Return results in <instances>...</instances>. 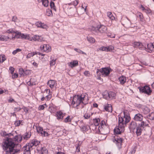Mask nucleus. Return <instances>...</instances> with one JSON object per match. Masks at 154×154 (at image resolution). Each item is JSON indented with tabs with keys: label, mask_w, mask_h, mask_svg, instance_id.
I'll return each mask as SVG.
<instances>
[{
	"label": "nucleus",
	"mask_w": 154,
	"mask_h": 154,
	"mask_svg": "<svg viewBox=\"0 0 154 154\" xmlns=\"http://www.w3.org/2000/svg\"><path fill=\"white\" fill-rule=\"evenodd\" d=\"M18 139L16 138L6 137L2 145L5 154H15L20 151V145L15 143Z\"/></svg>",
	"instance_id": "nucleus-1"
},
{
	"label": "nucleus",
	"mask_w": 154,
	"mask_h": 154,
	"mask_svg": "<svg viewBox=\"0 0 154 154\" xmlns=\"http://www.w3.org/2000/svg\"><path fill=\"white\" fill-rule=\"evenodd\" d=\"M8 33L15 34L14 37L12 36V38H24L26 39H28L30 41L33 40L34 41H38L41 42L43 41V38L41 36L36 35L33 37H30L29 35H25L24 34H22L20 32H17V31L15 32L12 29H9L7 31Z\"/></svg>",
	"instance_id": "nucleus-2"
},
{
	"label": "nucleus",
	"mask_w": 154,
	"mask_h": 154,
	"mask_svg": "<svg viewBox=\"0 0 154 154\" xmlns=\"http://www.w3.org/2000/svg\"><path fill=\"white\" fill-rule=\"evenodd\" d=\"M138 88L141 93H144L149 95L151 94L152 92L150 88L147 85L141 87H139Z\"/></svg>",
	"instance_id": "nucleus-3"
},
{
	"label": "nucleus",
	"mask_w": 154,
	"mask_h": 154,
	"mask_svg": "<svg viewBox=\"0 0 154 154\" xmlns=\"http://www.w3.org/2000/svg\"><path fill=\"white\" fill-rule=\"evenodd\" d=\"M81 103V99L79 98V95H75L73 97L72 104L75 107H77Z\"/></svg>",
	"instance_id": "nucleus-4"
},
{
	"label": "nucleus",
	"mask_w": 154,
	"mask_h": 154,
	"mask_svg": "<svg viewBox=\"0 0 154 154\" xmlns=\"http://www.w3.org/2000/svg\"><path fill=\"white\" fill-rule=\"evenodd\" d=\"M107 18L106 17V22L108 21L109 23L106 25V26H110L112 23V20H115V17L112 14V12H107Z\"/></svg>",
	"instance_id": "nucleus-5"
},
{
	"label": "nucleus",
	"mask_w": 154,
	"mask_h": 154,
	"mask_svg": "<svg viewBox=\"0 0 154 154\" xmlns=\"http://www.w3.org/2000/svg\"><path fill=\"white\" fill-rule=\"evenodd\" d=\"M113 141L116 143L118 148L120 149L121 147L122 139L119 137H117L112 139Z\"/></svg>",
	"instance_id": "nucleus-6"
},
{
	"label": "nucleus",
	"mask_w": 154,
	"mask_h": 154,
	"mask_svg": "<svg viewBox=\"0 0 154 154\" xmlns=\"http://www.w3.org/2000/svg\"><path fill=\"white\" fill-rule=\"evenodd\" d=\"M116 94L113 91H110L108 93V96L106 97V100H110L114 98L115 99Z\"/></svg>",
	"instance_id": "nucleus-7"
},
{
	"label": "nucleus",
	"mask_w": 154,
	"mask_h": 154,
	"mask_svg": "<svg viewBox=\"0 0 154 154\" xmlns=\"http://www.w3.org/2000/svg\"><path fill=\"white\" fill-rule=\"evenodd\" d=\"M97 75L102 76L104 77L106 76V67L102 68L100 69H97Z\"/></svg>",
	"instance_id": "nucleus-8"
},
{
	"label": "nucleus",
	"mask_w": 154,
	"mask_h": 154,
	"mask_svg": "<svg viewBox=\"0 0 154 154\" xmlns=\"http://www.w3.org/2000/svg\"><path fill=\"white\" fill-rule=\"evenodd\" d=\"M40 47L42 51H43L46 52H49L51 50V47L49 45H47L44 44L42 45Z\"/></svg>",
	"instance_id": "nucleus-9"
},
{
	"label": "nucleus",
	"mask_w": 154,
	"mask_h": 154,
	"mask_svg": "<svg viewBox=\"0 0 154 154\" xmlns=\"http://www.w3.org/2000/svg\"><path fill=\"white\" fill-rule=\"evenodd\" d=\"M100 28L99 30H100ZM99 29L98 26H97L96 25H94V26H91L88 28V30L91 31H93L94 32H98V30Z\"/></svg>",
	"instance_id": "nucleus-10"
},
{
	"label": "nucleus",
	"mask_w": 154,
	"mask_h": 154,
	"mask_svg": "<svg viewBox=\"0 0 154 154\" xmlns=\"http://www.w3.org/2000/svg\"><path fill=\"white\" fill-rule=\"evenodd\" d=\"M124 123L123 118L122 117H119V126L121 128L125 126Z\"/></svg>",
	"instance_id": "nucleus-11"
},
{
	"label": "nucleus",
	"mask_w": 154,
	"mask_h": 154,
	"mask_svg": "<svg viewBox=\"0 0 154 154\" xmlns=\"http://www.w3.org/2000/svg\"><path fill=\"white\" fill-rule=\"evenodd\" d=\"M154 44L152 43L148 44L147 45L146 51L149 52H150V51H154Z\"/></svg>",
	"instance_id": "nucleus-12"
},
{
	"label": "nucleus",
	"mask_w": 154,
	"mask_h": 154,
	"mask_svg": "<svg viewBox=\"0 0 154 154\" xmlns=\"http://www.w3.org/2000/svg\"><path fill=\"white\" fill-rule=\"evenodd\" d=\"M137 127V124L134 122H132L130 124L129 128L131 131H134Z\"/></svg>",
	"instance_id": "nucleus-13"
},
{
	"label": "nucleus",
	"mask_w": 154,
	"mask_h": 154,
	"mask_svg": "<svg viewBox=\"0 0 154 154\" xmlns=\"http://www.w3.org/2000/svg\"><path fill=\"white\" fill-rule=\"evenodd\" d=\"M24 153L23 154H30L31 149L27 144L23 147Z\"/></svg>",
	"instance_id": "nucleus-14"
},
{
	"label": "nucleus",
	"mask_w": 154,
	"mask_h": 154,
	"mask_svg": "<svg viewBox=\"0 0 154 154\" xmlns=\"http://www.w3.org/2000/svg\"><path fill=\"white\" fill-rule=\"evenodd\" d=\"M134 119L136 121H141L143 120V116L140 114L138 113L135 115Z\"/></svg>",
	"instance_id": "nucleus-15"
},
{
	"label": "nucleus",
	"mask_w": 154,
	"mask_h": 154,
	"mask_svg": "<svg viewBox=\"0 0 154 154\" xmlns=\"http://www.w3.org/2000/svg\"><path fill=\"white\" fill-rule=\"evenodd\" d=\"M68 64L69 66L72 68L78 66V62L77 60H74L69 63Z\"/></svg>",
	"instance_id": "nucleus-16"
},
{
	"label": "nucleus",
	"mask_w": 154,
	"mask_h": 154,
	"mask_svg": "<svg viewBox=\"0 0 154 154\" xmlns=\"http://www.w3.org/2000/svg\"><path fill=\"white\" fill-rule=\"evenodd\" d=\"M105 124H106L105 121H102L100 123L101 125L99 127V130L100 132L101 133V134H105L104 133H101V132H102L103 131V127H104Z\"/></svg>",
	"instance_id": "nucleus-17"
},
{
	"label": "nucleus",
	"mask_w": 154,
	"mask_h": 154,
	"mask_svg": "<svg viewBox=\"0 0 154 154\" xmlns=\"http://www.w3.org/2000/svg\"><path fill=\"white\" fill-rule=\"evenodd\" d=\"M56 81L54 80H50L48 82V85L51 88H54L55 84Z\"/></svg>",
	"instance_id": "nucleus-18"
},
{
	"label": "nucleus",
	"mask_w": 154,
	"mask_h": 154,
	"mask_svg": "<svg viewBox=\"0 0 154 154\" xmlns=\"http://www.w3.org/2000/svg\"><path fill=\"white\" fill-rule=\"evenodd\" d=\"M58 119H62L63 117V114L61 111L57 112L56 114Z\"/></svg>",
	"instance_id": "nucleus-19"
},
{
	"label": "nucleus",
	"mask_w": 154,
	"mask_h": 154,
	"mask_svg": "<svg viewBox=\"0 0 154 154\" xmlns=\"http://www.w3.org/2000/svg\"><path fill=\"white\" fill-rule=\"evenodd\" d=\"M119 79L121 85L124 84L126 81V78L123 76L120 77Z\"/></svg>",
	"instance_id": "nucleus-20"
},
{
	"label": "nucleus",
	"mask_w": 154,
	"mask_h": 154,
	"mask_svg": "<svg viewBox=\"0 0 154 154\" xmlns=\"http://www.w3.org/2000/svg\"><path fill=\"white\" fill-rule=\"evenodd\" d=\"M119 128H120L119 126V127L116 126V127L114 130V132L115 134H119L121 133V131H120Z\"/></svg>",
	"instance_id": "nucleus-21"
},
{
	"label": "nucleus",
	"mask_w": 154,
	"mask_h": 154,
	"mask_svg": "<svg viewBox=\"0 0 154 154\" xmlns=\"http://www.w3.org/2000/svg\"><path fill=\"white\" fill-rule=\"evenodd\" d=\"M143 130V129L137 126L136 128V133L137 136H139L141 134Z\"/></svg>",
	"instance_id": "nucleus-22"
},
{
	"label": "nucleus",
	"mask_w": 154,
	"mask_h": 154,
	"mask_svg": "<svg viewBox=\"0 0 154 154\" xmlns=\"http://www.w3.org/2000/svg\"><path fill=\"white\" fill-rule=\"evenodd\" d=\"M41 154H48V151L46 148V147H42L41 149Z\"/></svg>",
	"instance_id": "nucleus-23"
},
{
	"label": "nucleus",
	"mask_w": 154,
	"mask_h": 154,
	"mask_svg": "<svg viewBox=\"0 0 154 154\" xmlns=\"http://www.w3.org/2000/svg\"><path fill=\"white\" fill-rule=\"evenodd\" d=\"M148 125L147 124L146 122L143 121L141 122L140 124H139V125L138 126L142 129H143L144 128L147 126Z\"/></svg>",
	"instance_id": "nucleus-24"
},
{
	"label": "nucleus",
	"mask_w": 154,
	"mask_h": 154,
	"mask_svg": "<svg viewBox=\"0 0 154 154\" xmlns=\"http://www.w3.org/2000/svg\"><path fill=\"white\" fill-rule=\"evenodd\" d=\"M123 25L126 27L129 26L131 24V22L128 19H125V20L123 22Z\"/></svg>",
	"instance_id": "nucleus-25"
},
{
	"label": "nucleus",
	"mask_w": 154,
	"mask_h": 154,
	"mask_svg": "<svg viewBox=\"0 0 154 154\" xmlns=\"http://www.w3.org/2000/svg\"><path fill=\"white\" fill-rule=\"evenodd\" d=\"M107 105L106 106V111L109 112H112V106L110 104L107 103Z\"/></svg>",
	"instance_id": "nucleus-26"
},
{
	"label": "nucleus",
	"mask_w": 154,
	"mask_h": 154,
	"mask_svg": "<svg viewBox=\"0 0 154 154\" xmlns=\"http://www.w3.org/2000/svg\"><path fill=\"white\" fill-rule=\"evenodd\" d=\"M150 111V109L146 106L143 109V112L145 114H148Z\"/></svg>",
	"instance_id": "nucleus-27"
},
{
	"label": "nucleus",
	"mask_w": 154,
	"mask_h": 154,
	"mask_svg": "<svg viewBox=\"0 0 154 154\" xmlns=\"http://www.w3.org/2000/svg\"><path fill=\"white\" fill-rule=\"evenodd\" d=\"M81 129L82 131H87L89 128H90L89 126H82L81 127Z\"/></svg>",
	"instance_id": "nucleus-28"
},
{
	"label": "nucleus",
	"mask_w": 154,
	"mask_h": 154,
	"mask_svg": "<svg viewBox=\"0 0 154 154\" xmlns=\"http://www.w3.org/2000/svg\"><path fill=\"white\" fill-rule=\"evenodd\" d=\"M98 28H99V29L100 28V30L99 29L98 30V31H99L101 33H103L106 30L104 26H100V27H98Z\"/></svg>",
	"instance_id": "nucleus-29"
},
{
	"label": "nucleus",
	"mask_w": 154,
	"mask_h": 154,
	"mask_svg": "<svg viewBox=\"0 0 154 154\" xmlns=\"http://www.w3.org/2000/svg\"><path fill=\"white\" fill-rule=\"evenodd\" d=\"M31 133L28 132H26L23 136V137L24 139H27V138H29L31 136Z\"/></svg>",
	"instance_id": "nucleus-30"
},
{
	"label": "nucleus",
	"mask_w": 154,
	"mask_h": 154,
	"mask_svg": "<svg viewBox=\"0 0 154 154\" xmlns=\"http://www.w3.org/2000/svg\"><path fill=\"white\" fill-rule=\"evenodd\" d=\"M42 2L43 5L45 7H47L48 6L49 2L48 0H42L41 1Z\"/></svg>",
	"instance_id": "nucleus-31"
},
{
	"label": "nucleus",
	"mask_w": 154,
	"mask_h": 154,
	"mask_svg": "<svg viewBox=\"0 0 154 154\" xmlns=\"http://www.w3.org/2000/svg\"><path fill=\"white\" fill-rule=\"evenodd\" d=\"M87 39L88 42L91 43H94L95 42V39L92 37H88Z\"/></svg>",
	"instance_id": "nucleus-32"
},
{
	"label": "nucleus",
	"mask_w": 154,
	"mask_h": 154,
	"mask_svg": "<svg viewBox=\"0 0 154 154\" xmlns=\"http://www.w3.org/2000/svg\"><path fill=\"white\" fill-rule=\"evenodd\" d=\"M72 119V117L70 116H68L64 120V122H65L67 123L68 122L71 121V120Z\"/></svg>",
	"instance_id": "nucleus-33"
},
{
	"label": "nucleus",
	"mask_w": 154,
	"mask_h": 154,
	"mask_svg": "<svg viewBox=\"0 0 154 154\" xmlns=\"http://www.w3.org/2000/svg\"><path fill=\"white\" fill-rule=\"evenodd\" d=\"M50 6L52 9L54 10L55 11H56V7L55 6L54 3V2L52 1L50 3Z\"/></svg>",
	"instance_id": "nucleus-34"
},
{
	"label": "nucleus",
	"mask_w": 154,
	"mask_h": 154,
	"mask_svg": "<svg viewBox=\"0 0 154 154\" xmlns=\"http://www.w3.org/2000/svg\"><path fill=\"white\" fill-rule=\"evenodd\" d=\"M37 54V53L36 52H33L30 53H29L26 56V58H30L31 57H33L35 55Z\"/></svg>",
	"instance_id": "nucleus-35"
},
{
	"label": "nucleus",
	"mask_w": 154,
	"mask_h": 154,
	"mask_svg": "<svg viewBox=\"0 0 154 154\" xmlns=\"http://www.w3.org/2000/svg\"><path fill=\"white\" fill-rule=\"evenodd\" d=\"M2 134V135L4 137L8 136L9 137H11V136H13V134H12L11 133L7 134L6 132L5 131L3 132Z\"/></svg>",
	"instance_id": "nucleus-36"
},
{
	"label": "nucleus",
	"mask_w": 154,
	"mask_h": 154,
	"mask_svg": "<svg viewBox=\"0 0 154 154\" xmlns=\"http://www.w3.org/2000/svg\"><path fill=\"white\" fill-rule=\"evenodd\" d=\"M13 138H17L18 140H15V143H16V142H18L19 141L21 142L22 140V137L21 135H16Z\"/></svg>",
	"instance_id": "nucleus-37"
},
{
	"label": "nucleus",
	"mask_w": 154,
	"mask_h": 154,
	"mask_svg": "<svg viewBox=\"0 0 154 154\" xmlns=\"http://www.w3.org/2000/svg\"><path fill=\"white\" fill-rule=\"evenodd\" d=\"M32 143H33V144H34V145L35 146H36L37 145H38L40 143L39 141L35 139L32 140Z\"/></svg>",
	"instance_id": "nucleus-38"
},
{
	"label": "nucleus",
	"mask_w": 154,
	"mask_h": 154,
	"mask_svg": "<svg viewBox=\"0 0 154 154\" xmlns=\"http://www.w3.org/2000/svg\"><path fill=\"white\" fill-rule=\"evenodd\" d=\"M6 59L5 55H0V62L2 63Z\"/></svg>",
	"instance_id": "nucleus-39"
},
{
	"label": "nucleus",
	"mask_w": 154,
	"mask_h": 154,
	"mask_svg": "<svg viewBox=\"0 0 154 154\" xmlns=\"http://www.w3.org/2000/svg\"><path fill=\"white\" fill-rule=\"evenodd\" d=\"M113 46L110 45L108 47H106V51H109L111 52L112 51V50L114 49Z\"/></svg>",
	"instance_id": "nucleus-40"
},
{
	"label": "nucleus",
	"mask_w": 154,
	"mask_h": 154,
	"mask_svg": "<svg viewBox=\"0 0 154 154\" xmlns=\"http://www.w3.org/2000/svg\"><path fill=\"white\" fill-rule=\"evenodd\" d=\"M112 71V69L109 66L106 67V76H108L110 72Z\"/></svg>",
	"instance_id": "nucleus-41"
},
{
	"label": "nucleus",
	"mask_w": 154,
	"mask_h": 154,
	"mask_svg": "<svg viewBox=\"0 0 154 154\" xmlns=\"http://www.w3.org/2000/svg\"><path fill=\"white\" fill-rule=\"evenodd\" d=\"M148 116L149 119L154 121V112H152Z\"/></svg>",
	"instance_id": "nucleus-42"
},
{
	"label": "nucleus",
	"mask_w": 154,
	"mask_h": 154,
	"mask_svg": "<svg viewBox=\"0 0 154 154\" xmlns=\"http://www.w3.org/2000/svg\"><path fill=\"white\" fill-rule=\"evenodd\" d=\"M37 132H38V133H40L41 134H42V133L43 131V128L41 127H38L37 128Z\"/></svg>",
	"instance_id": "nucleus-43"
},
{
	"label": "nucleus",
	"mask_w": 154,
	"mask_h": 154,
	"mask_svg": "<svg viewBox=\"0 0 154 154\" xmlns=\"http://www.w3.org/2000/svg\"><path fill=\"white\" fill-rule=\"evenodd\" d=\"M94 125L97 126L99 125V122H100V119H95L94 120Z\"/></svg>",
	"instance_id": "nucleus-44"
},
{
	"label": "nucleus",
	"mask_w": 154,
	"mask_h": 154,
	"mask_svg": "<svg viewBox=\"0 0 154 154\" xmlns=\"http://www.w3.org/2000/svg\"><path fill=\"white\" fill-rule=\"evenodd\" d=\"M74 50L75 51L77 52L78 53L86 55V54L84 52L80 50V49H78L77 48H75L74 49Z\"/></svg>",
	"instance_id": "nucleus-45"
},
{
	"label": "nucleus",
	"mask_w": 154,
	"mask_h": 154,
	"mask_svg": "<svg viewBox=\"0 0 154 154\" xmlns=\"http://www.w3.org/2000/svg\"><path fill=\"white\" fill-rule=\"evenodd\" d=\"M124 118L125 119V121H124V123L126 125V124L131 119V118L130 117H124Z\"/></svg>",
	"instance_id": "nucleus-46"
},
{
	"label": "nucleus",
	"mask_w": 154,
	"mask_h": 154,
	"mask_svg": "<svg viewBox=\"0 0 154 154\" xmlns=\"http://www.w3.org/2000/svg\"><path fill=\"white\" fill-rule=\"evenodd\" d=\"M25 71L22 68H20L19 69V74H20L21 75H23V76H24Z\"/></svg>",
	"instance_id": "nucleus-47"
},
{
	"label": "nucleus",
	"mask_w": 154,
	"mask_h": 154,
	"mask_svg": "<svg viewBox=\"0 0 154 154\" xmlns=\"http://www.w3.org/2000/svg\"><path fill=\"white\" fill-rule=\"evenodd\" d=\"M46 14L48 16H51L52 15V13L51 10H48L46 12Z\"/></svg>",
	"instance_id": "nucleus-48"
},
{
	"label": "nucleus",
	"mask_w": 154,
	"mask_h": 154,
	"mask_svg": "<svg viewBox=\"0 0 154 154\" xmlns=\"http://www.w3.org/2000/svg\"><path fill=\"white\" fill-rule=\"evenodd\" d=\"M124 117H129L130 116V115L129 113V112L126 110L124 111Z\"/></svg>",
	"instance_id": "nucleus-49"
},
{
	"label": "nucleus",
	"mask_w": 154,
	"mask_h": 154,
	"mask_svg": "<svg viewBox=\"0 0 154 154\" xmlns=\"http://www.w3.org/2000/svg\"><path fill=\"white\" fill-rule=\"evenodd\" d=\"M27 83V84L29 86H32L34 85H35L34 82L32 81V79H30V81H28Z\"/></svg>",
	"instance_id": "nucleus-50"
},
{
	"label": "nucleus",
	"mask_w": 154,
	"mask_h": 154,
	"mask_svg": "<svg viewBox=\"0 0 154 154\" xmlns=\"http://www.w3.org/2000/svg\"><path fill=\"white\" fill-rule=\"evenodd\" d=\"M141 44V43L137 42H134V45L135 47H138L139 48L140 46V45Z\"/></svg>",
	"instance_id": "nucleus-51"
},
{
	"label": "nucleus",
	"mask_w": 154,
	"mask_h": 154,
	"mask_svg": "<svg viewBox=\"0 0 154 154\" xmlns=\"http://www.w3.org/2000/svg\"><path fill=\"white\" fill-rule=\"evenodd\" d=\"M56 59H53L50 62V65L51 66L54 65L56 63Z\"/></svg>",
	"instance_id": "nucleus-52"
},
{
	"label": "nucleus",
	"mask_w": 154,
	"mask_h": 154,
	"mask_svg": "<svg viewBox=\"0 0 154 154\" xmlns=\"http://www.w3.org/2000/svg\"><path fill=\"white\" fill-rule=\"evenodd\" d=\"M139 48L140 49L142 50H146V47L143 46L142 43L141 45H140V46H139Z\"/></svg>",
	"instance_id": "nucleus-53"
},
{
	"label": "nucleus",
	"mask_w": 154,
	"mask_h": 154,
	"mask_svg": "<svg viewBox=\"0 0 154 154\" xmlns=\"http://www.w3.org/2000/svg\"><path fill=\"white\" fill-rule=\"evenodd\" d=\"M21 51V49H19V48H17V49H16V50L14 51L13 52L12 54H13L15 55L18 52H20Z\"/></svg>",
	"instance_id": "nucleus-54"
},
{
	"label": "nucleus",
	"mask_w": 154,
	"mask_h": 154,
	"mask_svg": "<svg viewBox=\"0 0 154 154\" xmlns=\"http://www.w3.org/2000/svg\"><path fill=\"white\" fill-rule=\"evenodd\" d=\"M85 118L86 119H88L90 118L91 115L88 113H86L84 116Z\"/></svg>",
	"instance_id": "nucleus-55"
},
{
	"label": "nucleus",
	"mask_w": 154,
	"mask_h": 154,
	"mask_svg": "<svg viewBox=\"0 0 154 154\" xmlns=\"http://www.w3.org/2000/svg\"><path fill=\"white\" fill-rule=\"evenodd\" d=\"M31 74V71L29 70H26L25 71L24 75H29Z\"/></svg>",
	"instance_id": "nucleus-56"
},
{
	"label": "nucleus",
	"mask_w": 154,
	"mask_h": 154,
	"mask_svg": "<svg viewBox=\"0 0 154 154\" xmlns=\"http://www.w3.org/2000/svg\"><path fill=\"white\" fill-rule=\"evenodd\" d=\"M84 74L86 76H89L90 75V73L89 71H86L84 72Z\"/></svg>",
	"instance_id": "nucleus-57"
},
{
	"label": "nucleus",
	"mask_w": 154,
	"mask_h": 154,
	"mask_svg": "<svg viewBox=\"0 0 154 154\" xmlns=\"http://www.w3.org/2000/svg\"><path fill=\"white\" fill-rule=\"evenodd\" d=\"M21 122L20 120L16 121L14 123L15 126H19Z\"/></svg>",
	"instance_id": "nucleus-58"
},
{
	"label": "nucleus",
	"mask_w": 154,
	"mask_h": 154,
	"mask_svg": "<svg viewBox=\"0 0 154 154\" xmlns=\"http://www.w3.org/2000/svg\"><path fill=\"white\" fill-rule=\"evenodd\" d=\"M42 23L41 22H37L36 23L35 25L38 27H40L41 26Z\"/></svg>",
	"instance_id": "nucleus-59"
},
{
	"label": "nucleus",
	"mask_w": 154,
	"mask_h": 154,
	"mask_svg": "<svg viewBox=\"0 0 154 154\" xmlns=\"http://www.w3.org/2000/svg\"><path fill=\"white\" fill-rule=\"evenodd\" d=\"M9 70L10 71V72L11 74H12L14 70V69L13 67L10 66L9 68Z\"/></svg>",
	"instance_id": "nucleus-60"
},
{
	"label": "nucleus",
	"mask_w": 154,
	"mask_h": 154,
	"mask_svg": "<svg viewBox=\"0 0 154 154\" xmlns=\"http://www.w3.org/2000/svg\"><path fill=\"white\" fill-rule=\"evenodd\" d=\"M108 37H109L111 38H114L115 37V35H112L111 33H106Z\"/></svg>",
	"instance_id": "nucleus-61"
},
{
	"label": "nucleus",
	"mask_w": 154,
	"mask_h": 154,
	"mask_svg": "<svg viewBox=\"0 0 154 154\" xmlns=\"http://www.w3.org/2000/svg\"><path fill=\"white\" fill-rule=\"evenodd\" d=\"M42 132L43 134H41L42 136H48V134L47 132L43 131Z\"/></svg>",
	"instance_id": "nucleus-62"
},
{
	"label": "nucleus",
	"mask_w": 154,
	"mask_h": 154,
	"mask_svg": "<svg viewBox=\"0 0 154 154\" xmlns=\"http://www.w3.org/2000/svg\"><path fill=\"white\" fill-rule=\"evenodd\" d=\"M136 152V150L134 148L132 149L129 153V154H134Z\"/></svg>",
	"instance_id": "nucleus-63"
},
{
	"label": "nucleus",
	"mask_w": 154,
	"mask_h": 154,
	"mask_svg": "<svg viewBox=\"0 0 154 154\" xmlns=\"http://www.w3.org/2000/svg\"><path fill=\"white\" fill-rule=\"evenodd\" d=\"M45 107L44 105H41L38 107V109L40 110H42L44 109Z\"/></svg>",
	"instance_id": "nucleus-64"
}]
</instances>
